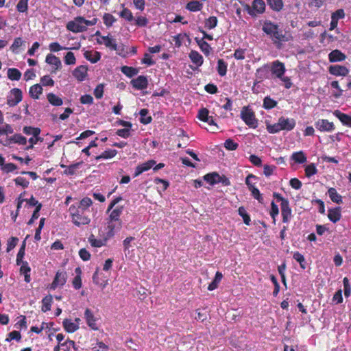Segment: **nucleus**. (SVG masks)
<instances>
[{"mask_svg":"<svg viewBox=\"0 0 351 351\" xmlns=\"http://www.w3.org/2000/svg\"><path fill=\"white\" fill-rule=\"evenodd\" d=\"M265 124L267 132L270 134H275L281 130L291 131L295 128L296 123L293 118L281 117L274 124H271L269 121H265Z\"/></svg>","mask_w":351,"mask_h":351,"instance_id":"nucleus-1","label":"nucleus"},{"mask_svg":"<svg viewBox=\"0 0 351 351\" xmlns=\"http://www.w3.org/2000/svg\"><path fill=\"white\" fill-rule=\"evenodd\" d=\"M97 21L98 19L95 17L86 20L84 17L77 16L67 23L66 28L74 33L82 32L86 31L88 27L96 25Z\"/></svg>","mask_w":351,"mask_h":351,"instance_id":"nucleus-2","label":"nucleus"},{"mask_svg":"<svg viewBox=\"0 0 351 351\" xmlns=\"http://www.w3.org/2000/svg\"><path fill=\"white\" fill-rule=\"evenodd\" d=\"M72 222L77 226L88 225L90 222V218L84 215V210H81L76 205H71L69 209Z\"/></svg>","mask_w":351,"mask_h":351,"instance_id":"nucleus-3","label":"nucleus"},{"mask_svg":"<svg viewBox=\"0 0 351 351\" xmlns=\"http://www.w3.org/2000/svg\"><path fill=\"white\" fill-rule=\"evenodd\" d=\"M274 196L278 202H280L281 215L283 223H289L292 217L291 209L289 207V201L278 193H274Z\"/></svg>","mask_w":351,"mask_h":351,"instance_id":"nucleus-4","label":"nucleus"},{"mask_svg":"<svg viewBox=\"0 0 351 351\" xmlns=\"http://www.w3.org/2000/svg\"><path fill=\"white\" fill-rule=\"evenodd\" d=\"M122 225L121 220H112L108 218L106 227L103 231L106 235V239H111L117 232L121 229Z\"/></svg>","mask_w":351,"mask_h":351,"instance_id":"nucleus-5","label":"nucleus"},{"mask_svg":"<svg viewBox=\"0 0 351 351\" xmlns=\"http://www.w3.org/2000/svg\"><path fill=\"white\" fill-rule=\"evenodd\" d=\"M241 117L245 123L251 128H256L258 120L255 117L254 112L248 107L243 108L241 112Z\"/></svg>","mask_w":351,"mask_h":351,"instance_id":"nucleus-6","label":"nucleus"},{"mask_svg":"<svg viewBox=\"0 0 351 351\" xmlns=\"http://www.w3.org/2000/svg\"><path fill=\"white\" fill-rule=\"evenodd\" d=\"M263 31L277 40H282V34L278 30V26L270 21H265L263 25Z\"/></svg>","mask_w":351,"mask_h":351,"instance_id":"nucleus-7","label":"nucleus"},{"mask_svg":"<svg viewBox=\"0 0 351 351\" xmlns=\"http://www.w3.org/2000/svg\"><path fill=\"white\" fill-rule=\"evenodd\" d=\"M315 126L318 131L322 132H332L335 130L333 122L324 119H319L315 121Z\"/></svg>","mask_w":351,"mask_h":351,"instance_id":"nucleus-8","label":"nucleus"},{"mask_svg":"<svg viewBox=\"0 0 351 351\" xmlns=\"http://www.w3.org/2000/svg\"><path fill=\"white\" fill-rule=\"evenodd\" d=\"M96 36H97V41L99 44L104 45L112 50L117 49V44L115 39L109 36H101L99 32L96 33Z\"/></svg>","mask_w":351,"mask_h":351,"instance_id":"nucleus-9","label":"nucleus"},{"mask_svg":"<svg viewBox=\"0 0 351 351\" xmlns=\"http://www.w3.org/2000/svg\"><path fill=\"white\" fill-rule=\"evenodd\" d=\"M22 100V92L19 88H13L8 96L7 103L10 106H14Z\"/></svg>","mask_w":351,"mask_h":351,"instance_id":"nucleus-10","label":"nucleus"},{"mask_svg":"<svg viewBox=\"0 0 351 351\" xmlns=\"http://www.w3.org/2000/svg\"><path fill=\"white\" fill-rule=\"evenodd\" d=\"M84 319L87 325L93 330H99L97 324L98 319L94 315L93 313L89 308H86L84 312Z\"/></svg>","mask_w":351,"mask_h":351,"instance_id":"nucleus-11","label":"nucleus"},{"mask_svg":"<svg viewBox=\"0 0 351 351\" xmlns=\"http://www.w3.org/2000/svg\"><path fill=\"white\" fill-rule=\"evenodd\" d=\"M81 319L75 318L74 320L71 319H66L63 322V327L67 332H74L80 328Z\"/></svg>","mask_w":351,"mask_h":351,"instance_id":"nucleus-12","label":"nucleus"},{"mask_svg":"<svg viewBox=\"0 0 351 351\" xmlns=\"http://www.w3.org/2000/svg\"><path fill=\"white\" fill-rule=\"evenodd\" d=\"M197 117L202 121L207 123L210 126H217L213 116L209 114V110L206 108L199 110Z\"/></svg>","mask_w":351,"mask_h":351,"instance_id":"nucleus-13","label":"nucleus"},{"mask_svg":"<svg viewBox=\"0 0 351 351\" xmlns=\"http://www.w3.org/2000/svg\"><path fill=\"white\" fill-rule=\"evenodd\" d=\"M270 70L277 78L282 77L286 71L285 64L279 60L274 61L271 64Z\"/></svg>","mask_w":351,"mask_h":351,"instance_id":"nucleus-14","label":"nucleus"},{"mask_svg":"<svg viewBox=\"0 0 351 351\" xmlns=\"http://www.w3.org/2000/svg\"><path fill=\"white\" fill-rule=\"evenodd\" d=\"M66 281V274L64 271H58L55 278L50 285L49 289L55 290L56 288L63 286Z\"/></svg>","mask_w":351,"mask_h":351,"instance_id":"nucleus-15","label":"nucleus"},{"mask_svg":"<svg viewBox=\"0 0 351 351\" xmlns=\"http://www.w3.org/2000/svg\"><path fill=\"white\" fill-rule=\"evenodd\" d=\"M99 239L95 238L94 235H90L88 238V241L93 247H101L106 245L109 239H106V235L103 231L99 232Z\"/></svg>","mask_w":351,"mask_h":351,"instance_id":"nucleus-16","label":"nucleus"},{"mask_svg":"<svg viewBox=\"0 0 351 351\" xmlns=\"http://www.w3.org/2000/svg\"><path fill=\"white\" fill-rule=\"evenodd\" d=\"M329 72L331 75H335V76H346L349 73V69L341 65L335 64L332 65L328 69Z\"/></svg>","mask_w":351,"mask_h":351,"instance_id":"nucleus-17","label":"nucleus"},{"mask_svg":"<svg viewBox=\"0 0 351 351\" xmlns=\"http://www.w3.org/2000/svg\"><path fill=\"white\" fill-rule=\"evenodd\" d=\"M45 62L51 65L54 71L60 69L62 66L60 58L52 53H49L46 56Z\"/></svg>","mask_w":351,"mask_h":351,"instance_id":"nucleus-18","label":"nucleus"},{"mask_svg":"<svg viewBox=\"0 0 351 351\" xmlns=\"http://www.w3.org/2000/svg\"><path fill=\"white\" fill-rule=\"evenodd\" d=\"M156 163L155 160H149L145 162L138 165L136 168L134 177H137L144 171L149 170L156 165Z\"/></svg>","mask_w":351,"mask_h":351,"instance_id":"nucleus-19","label":"nucleus"},{"mask_svg":"<svg viewBox=\"0 0 351 351\" xmlns=\"http://www.w3.org/2000/svg\"><path fill=\"white\" fill-rule=\"evenodd\" d=\"M131 84L134 88L138 90H143L147 87L148 81L146 77L140 75L138 77L132 80Z\"/></svg>","mask_w":351,"mask_h":351,"instance_id":"nucleus-20","label":"nucleus"},{"mask_svg":"<svg viewBox=\"0 0 351 351\" xmlns=\"http://www.w3.org/2000/svg\"><path fill=\"white\" fill-rule=\"evenodd\" d=\"M87 72V67L84 65H80L73 70V75L78 81L82 82L86 78Z\"/></svg>","mask_w":351,"mask_h":351,"instance_id":"nucleus-21","label":"nucleus"},{"mask_svg":"<svg viewBox=\"0 0 351 351\" xmlns=\"http://www.w3.org/2000/svg\"><path fill=\"white\" fill-rule=\"evenodd\" d=\"M333 114L344 125L351 128V114L341 112L339 110L333 112Z\"/></svg>","mask_w":351,"mask_h":351,"instance_id":"nucleus-22","label":"nucleus"},{"mask_svg":"<svg viewBox=\"0 0 351 351\" xmlns=\"http://www.w3.org/2000/svg\"><path fill=\"white\" fill-rule=\"evenodd\" d=\"M101 274L97 268L93 276V280L95 284L104 288L108 285V280L106 277H102Z\"/></svg>","mask_w":351,"mask_h":351,"instance_id":"nucleus-23","label":"nucleus"},{"mask_svg":"<svg viewBox=\"0 0 351 351\" xmlns=\"http://www.w3.org/2000/svg\"><path fill=\"white\" fill-rule=\"evenodd\" d=\"M346 58V56L338 49H335L328 54V60L330 62H341Z\"/></svg>","mask_w":351,"mask_h":351,"instance_id":"nucleus-24","label":"nucleus"},{"mask_svg":"<svg viewBox=\"0 0 351 351\" xmlns=\"http://www.w3.org/2000/svg\"><path fill=\"white\" fill-rule=\"evenodd\" d=\"M84 56L91 63H96L100 60L101 53L94 50H86L84 52Z\"/></svg>","mask_w":351,"mask_h":351,"instance_id":"nucleus-25","label":"nucleus"},{"mask_svg":"<svg viewBox=\"0 0 351 351\" xmlns=\"http://www.w3.org/2000/svg\"><path fill=\"white\" fill-rule=\"evenodd\" d=\"M189 58L197 66H200L204 62L203 56L197 51L192 50L189 53Z\"/></svg>","mask_w":351,"mask_h":351,"instance_id":"nucleus-26","label":"nucleus"},{"mask_svg":"<svg viewBox=\"0 0 351 351\" xmlns=\"http://www.w3.org/2000/svg\"><path fill=\"white\" fill-rule=\"evenodd\" d=\"M43 87L40 84H36L30 87L29 94L30 97L34 99H39L43 94Z\"/></svg>","mask_w":351,"mask_h":351,"instance_id":"nucleus-27","label":"nucleus"},{"mask_svg":"<svg viewBox=\"0 0 351 351\" xmlns=\"http://www.w3.org/2000/svg\"><path fill=\"white\" fill-rule=\"evenodd\" d=\"M341 210L339 208H335L328 210V217L333 223H336L341 219Z\"/></svg>","mask_w":351,"mask_h":351,"instance_id":"nucleus-28","label":"nucleus"},{"mask_svg":"<svg viewBox=\"0 0 351 351\" xmlns=\"http://www.w3.org/2000/svg\"><path fill=\"white\" fill-rule=\"evenodd\" d=\"M20 268V272L24 275L25 276V281L26 282H29L31 281V277H30V271L31 269L28 265V263L27 262H22L21 263Z\"/></svg>","mask_w":351,"mask_h":351,"instance_id":"nucleus-29","label":"nucleus"},{"mask_svg":"<svg viewBox=\"0 0 351 351\" xmlns=\"http://www.w3.org/2000/svg\"><path fill=\"white\" fill-rule=\"evenodd\" d=\"M195 40L199 47L201 51L206 55L208 56L211 51V47L208 43L203 39L195 38Z\"/></svg>","mask_w":351,"mask_h":351,"instance_id":"nucleus-30","label":"nucleus"},{"mask_svg":"<svg viewBox=\"0 0 351 351\" xmlns=\"http://www.w3.org/2000/svg\"><path fill=\"white\" fill-rule=\"evenodd\" d=\"M117 154V152L116 149H108L103 152L99 156H96L95 159L97 160H99L101 159H111L114 158Z\"/></svg>","mask_w":351,"mask_h":351,"instance_id":"nucleus-31","label":"nucleus"},{"mask_svg":"<svg viewBox=\"0 0 351 351\" xmlns=\"http://www.w3.org/2000/svg\"><path fill=\"white\" fill-rule=\"evenodd\" d=\"M203 4L197 0H192L189 1L186 5V8L191 12H197L202 9Z\"/></svg>","mask_w":351,"mask_h":351,"instance_id":"nucleus-32","label":"nucleus"},{"mask_svg":"<svg viewBox=\"0 0 351 351\" xmlns=\"http://www.w3.org/2000/svg\"><path fill=\"white\" fill-rule=\"evenodd\" d=\"M124 207L123 206L114 207L111 210L108 218L112 220H121L120 216L121 215L123 211Z\"/></svg>","mask_w":351,"mask_h":351,"instance_id":"nucleus-33","label":"nucleus"},{"mask_svg":"<svg viewBox=\"0 0 351 351\" xmlns=\"http://www.w3.org/2000/svg\"><path fill=\"white\" fill-rule=\"evenodd\" d=\"M173 41L175 42V45L177 47H180L185 41L187 40L190 42L189 36L186 33L179 34L173 38Z\"/></svg>","mask_w":351,"mask_h":351,"instance_id":"nucleus-34","label":"nucleus"},{"mask_svg":"<svg viewBox=\"0 0 351 351\" xmlns=\"http://www.w3.org/2000/svg\"><path fill=\"white\" fill-rule=\"evenodd\" d=\"M291 160H293L296 163H304L306 161V156L302 151L293 152L291 156Z\"/></svg>","mask_w":351,"mask_h":351,"instance_id":"nucleus-35","label":"nucleus"},{"mask_svg":"<svg viewBox=\"0 0 351 351\" xmlns=\"http://www.w3.org/2000/svg\"><path fill=\"white\" fill-rule=\"evenodd\" d=\"M47 98L48 101L53 106H60L63 104L62 99L53 93L47 94Z\"/></svg>","mask_w":351,"mask_h":351,"instance_id":"nucleus-36","label":"nucleus"},{"mask_svg":"<svg viewBox=\"0 0 351 351\" xmlns=\"http://www.w3.org/2000/svg\"><path fill=\"white\" fill-rule=\"evenodd\" d=\"M75 272L76 274V276L73 280V285L75 289H80L82 287V270L80 267H77L75 269Z\"/></svg>","mask_w":351,"mask_h":351,"instance_id":"nucleus-37","label":"nucleus"},{"mask_svg":"<svg viewBox=\"0 0 351 351\" xmlns=\"http://www.w3.org/2000/svg\"><path fill=\"white\" fill-rule=\"evenodd\" d=\"M220 176L217 173H208L204 176V180L210 184H215L220 182Z\"/></svg>","mask_w":351,"mask_h":351,"instance_id":"nucleus-38","label":"nucleus"},{"mask_svg":"<svg viewBox=\"0 0 351 351\" xmlns=\"http://www.w3.org/2000/svg\"><path fill=\"white\" fill-rule=\"evenodd\" d=\"M223 278V275L221 272L217 271L215 278L211 283L209 284L208 289L209 291H213L218 287L219 282Z\"/></svg>","mask_w":351,"mask_h":351,"instance_id":"nucleus-39","label":"nucleus"},{"mask_svg":"<svg viewBox=\"0 0 351 351\" xmlns=\"http://www.w3.org/2000/svg\"><path fill=\"white\" fill-rule=\"evenodd\" d=\"M252 8L256 13L262 14L265 9V2L263 0H254Z\"/></svg>","mask_w":351,"mask_h":351,"instance_id":"nucleus-40","label":"nucleus"},{"mask_svg":"<svg viewBox=\"0 0 351 351\" xmlns=\"http://www.w3.org/2000/svg\"><path fill=\"white\" fill-rule=\"evenodd\" d=\"M328 194L330 198V199L337 203L340 204L342 202L341 196L337 192L336 189L334 188H330L328 191Z\"/></svg>","mask_w":351,"mask_h":351,"instance_id":"nucleus-41","label":"nucleus"},{"mask_svg":"<svg viewBox=\"0 0 351 351\" xmlns=\"http://www.w3.org/2000/svg\"><path fill=\"white\" fill-rule=\"evenodd\" d=\"M269 7L275 11H280L283 8L282 0H267Z\"/></svg>","mask_w":351,"mask_h":351,"instance_id":"nucleus-42","label":"nucleus"},{"mask_svg":"<svg viewBox=\"0 0 351 351\" xmlns=\"http://www.w3.org/2000/svg\"><path fill=\"white\" fill-rule=\"evenodd\" d=\"M82 164V162H79L68 166L66 167V169H64V173L69 176L74 175Z\"/></svg>","mask_w":351,"mask_h":351,"instance_id":"nucleus-43","label":"nucleus"},{"mask_svg":"<svg viewBox=\"0 0 351 351\" xmlns=\"http://www.w3.org/2000/svg\"><path fill=\"white\" fill-rule=\"evenodd\" d=\"M52 296L51 295H47L42 300V311L46 312L49 311L52 303Z\"/></svg>","mask_w":351,"mask_h":351,"instance_id":"nucleus-44","label":"nucleus"},{"mask_svg":"<svg viewBox=\"0 0 351 351\" xmlns=\"http://www.w3.org/2000/svg\"><path fill=\"white\" fill-rule=\"evenodd\" d=\"M13 132V128L10 125L4 123V121L2 124H0V135H8Z\"/></svg>","mask_w":351,"mask_h":351,"instance_id":"nucleus-45","label":"nucleus"},{"mask_svg":"<svg viewBox=\"0 0 351 351\" xmlns=\"http://www.w3.org/2000/svg\"><path fill=\"white\" fill-rule=\"evenodd\" d=\"M8 77L11 80H19L21 77V73L18 69L12 68L8 70Z\"/></svg>","mask_w":351,"mask_h":351,"instance_id":"nucleus-46","label":"nucleus"},{"mask_svg":"<svg viewBox=\"0 0 351 351\" xmlns=\"http://www.w3.org/2000/svg\"><path fill=\"white\" fill-rule=\"evenodd\" d=\"M218 23V20L216 16H210L205 21V27L208 29L215 28Z\"/></svg>","mask_w":351,"mask_h":351,"instance_id":"nucleus-47","label":"nucleus"},{"mask_svg":"<svg viewBox=\"0 0 351 351\" xmlns=\"http://www.w3.org/2000/svg\"><path fill=\"white\" fill-rule=\"evenodd\" d=\"M104 23L107 27H111L113 23L117 21L115 17L109 13H105L103 16Z\"/></svg>","mask_w":351,"mask_h":351,"instance_id":"nucleus-48","label":"nucleus"},{"mask_svg":"<svg viewBox=\"0 0 351 351\" xmlns=\"http://www.w3.org/2000/svg\"><path fill=\"white\" fill-rule=\"evenodd\" d=\"M217 71L221 76H224L226 74L227 64L221 59L217 62Z\"/></svg>","mask_w":351,"mask_h":351,"instance_id":"nucleus-49","label":"nucleus"},{"mask_svg":"<svg viewBox=\"0 0 351 351\" xmlns=\"http://www.w3.org/2000/svg\"><path fill=\"white\" fill-rule=\"evenodd\" d=\"M93 351H108V346L102 341H97L95 343L92 344Z\"/></svg>","mask_w":351,"mask_h":351,"instance_id":"nucleus-50","label":"nucleus"},{"mask_svg":"<svg viewBox=\"0 0 351 351\" xmlns=\"http://www.w3.org/2000/svg\"><path fill=\"white\" fill-rule=\"evenodd\" d=\"M23 44V41L21 39V38H16L12 43V45L10 47V50L14 53H19V49L20 47H21Z\"/></svg>","mask_w":351,"mask_h":351,"instance_id":"nucleus-51","label":"nucleus"},{"mask_svg":"<svg viewBox=\"0 0 351 351\" xmlns=\"http://www.w3.org/2000/svg\"><path fill=\"white\" fill-rule=\"evenodd\" d=\"M11 141L14 143H17L19 145H24L27 143L26 138L19 134H16L13 135L11 138Z\"/></svg>","mask_w":351,"mask_h":351,"instance_id":"nucleus-52","label":"nucleus"},{"mask_svg":"<svg viewBox=\"0 0 351 351\" xmlns=\"http://www.w3.org/2000/svg\"><path fill=\"white\" fill-rule=\"evenodd\" d=\"M23 132L27 135L38 136L40 133V130L38 128L27 127L23 128Z\"/></svg>","mask_w":351,"mask_h":351,"instance_id":"nucleus-53","label":"nucleus"},{"mask_svg":"<svg viewBox=\"0 0 351 351\" xmlns=\"http://www.w3.org/2000/svg\"><path fill=\"white\" fill-rule=\"evenodd\" d=\"M64 63L67 65H73L76 63V58L73 52H68L64 56Z\"/></svg>","mask_w":351,"mask_h":351,"instance_id":"nucleus-54","label":"nucleus"},{"mask_svg":"<svg viewBox=\"0 0 351 351\" xmlns=\"http://www.w3.org/2000/svg\"><path fill=\"white\" fill-rule=\"evenodd\" d=\"M92 200L89 197L83 198L78 206H76L77 208H80L81 210H85L92 204Z\"/></svg>","mask_w":351,"mask_h":351,"instance_id":"nucleus-55","label":"nucleus"},{"mask_svg":"<svg viewBox=\"0 0 351 351\" xmlns=\"http://www.w3.org/2000/svg\"><path fill=\"white\" fill-rule=\"evenodd\" d=\"M69 49V47H65L61 46L57 42H53L49 45V49L51 52H58L61 50H68Z\"/></svg>","mask_w":351,"mask_h":351,"instance_id":"nucleus-56","label":"nucleus"},{"mask_svg":"<svg viewBox=\"0 0 351 351\" xmlns=\"http://www.w3.org/2000/svg\"><path fill=\"white\" fill-rule=\"evenodd\" d=\"M317 172V169L315 164L311 163L306 166L305 167V174L307 177H311Z\"/></svg>","mask_w":351,"mask_h":351,"instance_id":"nucleus-57","label":"nucleus"},{"mask_svg":"<svg viewBox=\"0 0 351 351\" xmlns=\"http://www.w3.org/2000/svg\"><path fill=\"white\" fill-rule=\"evenodd\" d=\"M121 71L128 77H132L137 74L138 71L136 69L124 66L121 68Z\"/></svg>","mask_w":351,"mask_h":351,"instance_id":"nucleus-58","label":"nucleus"},{"mask_svg":"<svg viewBox=\"0 0 351 351\" xmlns=\"http://www.w3.org/2000/svg\"><path fill=\"white\" fill-rule=\"evenodd\" d=\"M293 258L300 263L302 269H304L306 268L305 258L302 254L298 252H295L293 254Z\"/></svg>","mask_w":351,"mask_h":351,"instance_id":"nucleus-59","label":"nucleus"},{"mask_svg":"<svg viewBox=\"0 0 351 351\" xmlns=\"http://www.w3.org/2000/svg\"><path fill=\"white\" fill-rule=\"evenodd\" d=\"M14 181L16 186H22L23 189H25L29 186V181L22 176L16 178Z\"/></svg>","mask_w":351,"mask_h":351,"instance_id":"nucleus-60","label":"nucleus"},{"mask_svg":"<svg viewBox=\"0 0 351 351\" xmlns=\"http://www.w3.org/2000/svg\"><path fill=\"white\" fill-rule=\"evenodd\" d=\"M19 242V239L16 237H10L8 241H7V247L6 251L7 252H10L12 250H13L15 246L17 245Z\"/></svg>","mask_w":351,"mask_h":351,"instance_id":"nucleus-61","label":"nucleus"},{"mask_svg":"<svg viewBox=\"0 0 351 351\" xmlns=\"http://www.w3.org/2000/svg\"><path fill=\"white\" fill-rule=\"evenodd\" d=\"M148 111L146 109H142L140 111L141 122L144 124H147L151 122L152 118L147 116Z\"/></svg>","mask_w":351,"mask_h":351,"instance_id":"nucleus-62","label":"nucleus"},{"mask_svg":"<svg viewBox=\"0 0 351 351\" xmlns=\"http://www.w3.org/2000/svg\"><path fill=\"white\" fill-rule=\"evenodd\" d=\"M238 212H239V214L241 217H242L243 219V221L244 223L246 224V225H250V216L247 215L245 209L243 208V207H239V210H238Z\"/></svg>","mask_w":351,"mask_h":351,"instance_id":"nucleus-63","label":"nucleus"},{"mask_svg":"<svg viewBox=\"0 0 351 351\" xmlns=\"http://www.w3.org/2000/svg\"><path fill=\"white\" fill-rule=\"evenodd\" d=\"M277 103L269 97H265L263 101V107L265 109H271L276 106Z\"/></svg>","mask_w":351,"mask_h":351,"instance_id":"nucleus-64","label":"nucleus"}]
</instances>
